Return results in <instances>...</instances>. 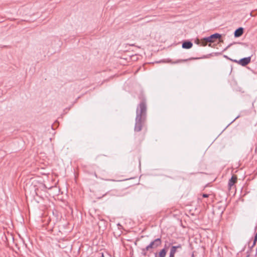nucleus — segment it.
Instances as JSON below:
<instances>
[{"mask_svg":"<svg viewBox=\"0 0 257 257\" xmlns=\"http://www.w3.org/2000/svg\"><path fill=\"white\" fill-rule=\"evenodd\" d=\"M197 44L199 45V44H200V42H197Z\"/></svg>","mask_w":257,"mask_h":257,"instance_id":"nucleus-19","label":"nucleus"},{"mask_svg":"<svg viewBox=\"0 0 257 257\" xmlns=\"http://www.w3.org/2000/svg\"><path fill=\"white\" fill-rule=\"evenodd\" d=\"M192 46H193V44L191 42H190L189 41H185L182 43V47L184 49H190L191 48H192Z\"/></svg>","mask_w":257,"mask_h":257,"instance_id":"nucleus-9","label":"nucleus"},{"mask_svg":"<svg viewBox=\"0 0 257 257\" xmlns=\"http://www.w3.org/2000/svg\"><path fill=\"white\" fill-rule=\"evenodd\" d=\"M218 209L220 212L221 214H222L223 213L224 210H225V209L224 208L223 209L221 206H218Z\"/></svg>","mask_w":257,"mask_h":257,"instance_id":"nucleus-13","label":"nucleus"},{"mask_svg":"<svg viewBox=\"0 0 257 257\" xmlns=\"http://www.w3.org/2000/svg\"><path fill=\"white\" fill-rule=\"evenodd\" d=\"M173 242H168L167 241H166L165 242V244L164 245V248H166V249L167 250V249H168L172 244H173Z\"/></svg>","mask_w":257,"mask_h":257,"instance_id":"nucleus-11","label":"nucleus"},{"mask_svg":"<svg viewBox=\"0 0 257 257\" xmlns=\"http://www.w3.org/2000/svg\"><path fill=\"white\" fill-rule=\"evenodd\" d=\"M243 33V28L242 27H239L235 31L234 33V36L235 38H238L240 37Z\"/></svg>","mask_w":257,"mask_h":257,"instance_id":"nucleus-8","label":"nucleus"},{"mask_svg":"<svg viewBox=\"0 0 257 257\" xmlns=\"http://www.w3.org/2000/svg\"><path fill=\"white\" fill-rule=\"evenodd\" d=\"M209 58L208 55H204L201 58L192 57V58H190L189 59H179V60H178L177 61H176V62H174V63H180V62H186V61H187L188 60H196V59H201V58L204 59V58Z\"/></svg>","mask_w":257,"mask_h":257,"instance_id":"nucleus-6","label":"nucleus"},{"mask_svg":"<svg viewBox=\"0 0 257 257\" xmlns=\"http://www.w3.org/2000/svg\"><path fill=\"white\" fill-rule=\"evenodd\" d=\"M251 248H251V246H250V248H249V250H248V251L246 252L247 255H246V257H249V256H250V252L251 251Z\"/></svg>","mask_w":257,"mask_h":257,"instance_id":"nucleus-14","label":"nucleus"},{"mask_svg":"<svg viewBox=\"0 0 257 257\" xmlns=\"http://www.w3.org/2000/svg\"><path fill=\"white\" fill-rule=\"evenodd\" d=\"M202 196L204 198H207L209 196V195L207 194H203Z\"/></svg>","mask_w":257,"mask_h":257,"instance_id":"nucleus-15","label":"nucleus"},{"mask_svg":"<svg viewBox=\"0 0 257 257\" xmlns=\"http://www.w3.org/2000/svg\"><path fill=\"white\" fill-rule=\"evenodd\" d=\"M167 253L166 248H163L159 253V257H165Z\"/></svg>","mask_w":257,"mask_h":257,"instance_id":"nucleus-10","label":"nucleus"},{"mask_svg":"<svg viewBox=\"0 0 257 257\" xmlns=\"http://www.w3.org/2000/svg\"><path fill=\"white\" fill-rule=\"evenodd\" d=\"M162 243L161 238H158L153 241H151L150 243L146 247V250H150L153 248H157Z\"/></svg>","mask_w":257,"mask_h":257,"instance_id":"nucleus-3","label":"nucleus"},{"mask_svg":"<svg viewBox=\"0 0 257 257\" xmlns=\"http://www.w3.org/2000/svg\"><path fill=\"white\" fill-rule=\"evenodd\" d=\"M231 61L238 63L242 66H245L248 64L251 61V57H247L240 59L239 60H231Z\"/></svg>","mask_w":257,"mask_h":257,"instance_id":"nucleus-4","label":"nucleus"},{"mask_svg":"<svg viewBox=\"0 0 257 257\" xmlns=\"http://www.w3.org/2000/svg\"><path fill=\"white\" fill-rule=\"evenodd\" d=\"M224 57L225 58H227V59H229V60H231H231H232L231 59L229 58H228L227 56H226V55H224Z\"/></svg>","mask_w":257,"mask_h":257,"instance_id":"nucleus-17","label":"nucleus"},{"mask_svg":"<svg viewBox=\"0 0 257 257\" xmlns=\"http://www.w3.org/2000/svg\"><path fill=\"white\" fill-rule=\"evenodd\" d=\"M221 35L218 33H215L209 37H205L203 39V41L201 42V46H205L206 45V42H209L210 43L215 42V40L217 39L220 38Z\"/></svg>","mask_w":257,"mask_h":257,"instance_id":"nucleus-2","label":"nucleus"},{"mask_svg":"<svg viewBox=\"0 0 257 257\" xmlns=\"http://www.w3.org/2000/svg\"><path fill=\"white\" fill-rule=\"evenodd\" d=\"M232 45V44L228 45L224 50V51L226 50L228 48H229Z\"/></svg>","mask_w":257,"mask_h":257,"instance_id":"nucleus-16","label":"nucleus"},{"mask_svg":"<svg viewBox=\"0 0 257 257\" xmlns=\"http://www.w3.org/2000/svg\"><path fill=\"white\" fill-rule=\"evenodd\" d=\"M147 118V104L145 101H142L138 105L136 110V117L134 131L140 132L145 124Z\"/></svg>","mask_w":257,"mask_h":257,"instance_id":"nucleus-1","label":"nucleus"},{"mask_svg":"<svg viewBox=\"0 0 257 257\" xmlns=\"http://www.w3.org/2000/svg\"><path fill=\"white\" fill-rule=\"evenodd\" d=\"M191 257H194V254H193V253H192V255H191Z\"/></svg>","mask_w":257,"mask_h":257,"instance_id":"nucleus-18","label":"nucleus"},{"mask_svg":"<svg viewBox=\"0 0 257 257\" xmlns=\"http://www.w3.org/2000/svg\"><path fill=\"white\" fill-rule=\"evenodd\" d=\"M182 246L181 244H178L177 245H172L170 249L169 257H175V253L179 251V249H182Z\"/></svg>","mask_w":257,"mask_h":257,"instance_id":"nucleus-5","label":"nucleus"},{"mask_svg":"<svg viewBox=\"0 0 257 257\" xmlns=\"http://www.w3.org/2000/svg\"><path fill=\"white\" fill-rule=\"evenodd\" d=\"M150 250H146V247L145 248H143L142 249V252H141V253L142 255L145 256L147 254V251H149Z\"/></svg>","mask_w":257,"mask_h":257,"instance_id":"nucleus-12","label":"nucleus"},{"mask_svg":"<svg viewBox=\"0 0 257 257\" xmlns=\"http://www.w3.org/2000/svg\"><path fill=\"white\" fill-rule=\"evenodd\" d=\"M237 177L235 175H233L231 178L229 180L228 186L229 189H231V187L233 186L237 181Z\"/></svg>","mask_w":257,"mask_h":257,"instance_id":"nucleus-7","label":"nucleus"}]
</instances>
